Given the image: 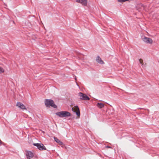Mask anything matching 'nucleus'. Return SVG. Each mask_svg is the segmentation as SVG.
<instances>
[{
	"label": "nucleus",
	"mask_w": 159,
	"mask_h": 159,
	"mask_svg": "<svg viewBox=\"0 0 159 159\" xmlns=\"http://www.w3.org/2000/svg\"><path fill=\"white\" fill-rule=\"evenodd\" d=\"M55 114L61 118L68 117L71 116L70 113L66 111H61L56 113Z\"/></svg>",
	"instance_id": "obj_1"
},
{
	"label": "nucleus",
	"mask_w": 159,
	"mask_h": 159,
	"mask_svg": "<svg viewBox=\"0 0 159 159\" xmlns=\"http://www.w3.org/2000/svg\"><path fill=\"white\" fill-rule=\"evenodd\" d=\"M45 103L47 107L51 106L54 108H56L57 107V106L54 104L53 101L52 100L45 99Z\"/></svg>",
	"instance_id": "obj_2"
},
{
	"label": "nucleus",
	"mask_w": 159,
	"mask_h": 159,
	"mask_svg": "<svg viewBox=\"0 0 159 159\" xmlns=\"http://www.w3.org/2000/svg\"><path fill=\"white\" fill-rule=\"evenodd\" d=\"M33 144L34 146L37 147L40 150L43 151L46 150V148L42 143H34Z\"/></svg>",
	"instance_id": "obj_3"
},
{
	"label": "nucleus",
	"mask_w": 159,
	"mask_h": 159,
	"mask_svg": "<svg viewBox=\"0 0 159 159\" xmlns=\"http://www.w3.org/2000/svg\"><path fill=\"white\" fill-rule=\"evenodd\" d=\"M78 95L80 99L82 100H89L90 99V98L86 94H83L81 92L79 93Z\"/></svg>",
	"instance_id": "obj_4"
},
{
	"label": "nucleus",
	"mask_w": 159,
	"mask_h": 159,
	"mask_svg": "<svg viewBox=\"0 0 159 159\" xmlns=\"http://www.w3.org/2000/svg\"><path fill=\"white\" fill-rule=\"evenodd\" d=\"M16 106L23 110H27L25 105L21 102H17L16 103Z\"/></svg>",
	"instance_id": "obj_5"
},
{
	"label": "nucleus",
	"mask_w": 159,
	"mask_h": 159,
	"mask_svg": "<svg viewBox=\"0 0 159 159\" xmlns=\"http://www.w3.org/2000/svg\"><path fill=\"white\" fill-rule=\"evenodd\" d=\"M142 40L147 43L151 44L152 43V39L149 38L144 37L142 38Z\"/></svg>",
	"instance_id": "obj_6"
},
{
	"label": "nucleus",
	"mask_w": 159,
	"mask_h": 159,
	"mask_svg": "<svg viewBox=\"0 0 159 159\" xmlns=\"http://www.w3.org/2000/svg\"><path fill=\"white\" fill-rule=\"evenodd\" d=\"M72 110L75 112L76 115L78 116H80V112L79 109L77 106L74 107L72 108Z\"/></svg>",
	"instance_id": "obj_7"
},
{
	"label": "nucleus",
	"mask_w": 159,
	"mask_h": 159,
	"mask_svg": "<svg viewBox=\"0 0 159 159\" xmlns=\"http://www.w3.org/2000/svg\"><path fill=\"white\" fill-rule=\"evenodd\" d=\"M76 2L82 4L83 5L86 6L87 5V0H76Z\"/></svg>",
	"instance_id": "obj_8"
},
{
	"label": "nucleus",
	"mask_w": 159,
	"mask_h": 159,
	"mask_svg": "<svg viewBox=\"0 0 159 159\" xmlns=\"http://www.w3.org/2000/svg\"><path fill=\"white\" fill-rule=\"evenodd\" d=\"M33 156V153L30 151L27 152L26 153V157L28 159H30L32 158Z\"/></svg>",
	"instance_id": "obj_9"
},
{
	"label": "nucleus",
	"mask_w": 159,
	"mask_h": 159,
	"mask_svg": "<svg viewBox=\"0 0 159 159\" xmlns=\"http://www.w3.org/2000/svg\"><path fill=\"white\" fill-rule=\"evenodd\" d=\"M96 61L99 63L102 64L104 63L103 61L102 60L101 58L99 56H98L96 59Z\"/></svg>",
	"instance_id": "obj_10"
},
{
	"label": "nucleus",
	"mask_w": 159,
	"mask_h": 159,
	"mask_svg": "<svg viewBox=\"0 0 159 159\" xmlns=\"http://www.w3.org/2000/svg\"><path fill=\"white\" fill-rule=\"evenodd\" d=\"M97 107L100 108H102L104 107V105L103 104L98 102L97 104Z\"/></svg>",
	"instance_id": "obj_11"
},
{
	"label": "nucleus",
	"mask_w": 159,
	"mask_h": 159,
	"mask_svg": "<svg viewBox=\"0 0 159 159\" xmlns=\"http://www.w3.org/2000/svg\"><path fill=\"white\" fill-rule=\"evenodd\" d=\"M54 139L55 141L57 142V143H58L59 141H60L59 139H58L57 137H54Z\"/></svg>",
	"instance_id": "obj_12"
},
{
	"label": "nucleus",
	"mask_w": 159,
	"mask_h": 159,
	"mask_svg": "<svg viewBox=\"0 0 159 159\" xmlns=\"http://www.w3.org/2000/svg\"><path fill=\"white\" fill-rule=\"evenodd\" d=\"M4 71V70L0 66V74L3 73Z\"/></svg>",
	"instance_id": "obj_13"
},
{
	"label": "nucleus",
	"mask_w": 159,
	"mask_h": 159,
	"mask_svg": "<svg viewBox=\"0 0 159 159\" xmlns=\"http://www.w3.org/2000/svg\"><path fill=\"white\" fill-rule=\"evenodd\" d=\"M129 0H117L118 1L120 2H124L126 1H128Z\"/></svg>",
	"instance_id": "obj_14"
},
{
	"label": "nucleus",
	"mask_w": 159,
	"mask_h": 159,
	"mask_svg": "<svg viewBox=\"0 0 159 159\" xmlns=\"http://www.w3.org/2000/svg\"><path fill=\"white\" fill-rule=\"evenodd\" d=\"M139 61L140 63L141 64L142 66H143V60L142 59H140L139 60Z\"/></svg>",
	"instance_id": "obj_15"
},
{
	"label": "nucleus",
	"mask_w": 159,
	"mask_h": 159,
	"mask_svg": "<svg viewBox=\"0 0 159 159\" xmlns=\"http://www.w3.org/2000/svg\"><path fill=\"white\" fill-rule=\"evenodd\" d=\"M59 145H63V143L61 141H59V142L58 143Z\"/></svg>",
	"instance_id": "obj_16"
},
{
	"label": "nucleus",
	"mask_w": 159,
	"mask_h": 159,
	"mask_svg": "<svg viewBox=\"0 0 159 159\" xmlns=\"http://www.w3.org/2000/svg\"><path fill=\"white\" fill-rule=\"evenodd\" d=\"M106 147L107 148H112L110 146H106Z\"/></svg>",
	"instance_id": "obj_17"
},
{
	"label": "nucleus",
	"mask_w": 159,
	"mask_h": 159,
	"mask_svg": "<svg viewBox=\"0 0 159 159\" xmlns=\"http://www.w3.org/2000/svg\"><path fill=\"white\" fill-rule=\"evenodd\" d=\"M75 80H76V78H75Z\"/></svg>",
	"instance_id": "obj_18"
}]
</instances>
